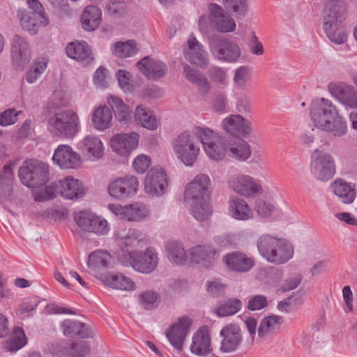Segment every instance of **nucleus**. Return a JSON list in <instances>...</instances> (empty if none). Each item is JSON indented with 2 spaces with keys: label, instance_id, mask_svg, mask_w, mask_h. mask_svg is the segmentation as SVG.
I'll use <instances>...</instances> for the list:
<instances>
[{
  "label": "nucleus",
  "instance_id": "nucleus-12",
  "mask_svg": "<svg viewBox=\"0 0 357 357\" xmlns=\"http://www.w3.org/2000/svg\"><path fill=\"white\" fill-rule=\"evenodd\" d=\"M158 257L157 252L151 248L144 252H128L126 255L124 265H130L132 268L141 273L149 274L157 267Z\"/></svg>",
  "mask_w": 357,
  "mask_h": 357
},
{
  "label": "nucleus",
  "instance_id": "nucleus-58",
  "mask_svg": "<svg viewBox=\"0 0 357 357\" xmlns=\"http://www.w3.org/2000/svg\"><path fill=\"white\" fill-rule=\"evenodd\" d=\"M58 193L57 183L51 184L36 192L35 200L36 202H44L54 199Z\"/></svg>",
  "mask_w": 357,
  "mask_h": 357
},
{
  "label": "nucleus",
  "instance_id": "nucleus-2",
  "mask_svg": "<svg viewBox=\"0 0 357 357\" xmlns=\"http://www.w3.org/2000/svg\"><path fill=\"white\" fill-rule=\"evenodd\" d=\"M257 247L263 259L275 265L287 263L294 255V247L291 242L275 235L261 234L257 240Z\"/></svg>",
  "mask_w": 357,
  "mask_h": 357
},
{
  "label": "nucleus",
  "instance_id": "nucleus-37",
  "mask_svg": "<svg viewBox=\"0 0 357 357\" xmlns=\"http://www.w3.org/2000/svg\"><path fill=\"white\" fill-rule=\"evenodd\" d=\"M331 188L338 199L344 204L353 203L356 197L357 190L354 183L338 179L331 184Z\"/></svg>",
  "mask_w": 357,
  "mask_h": 357
},
{
  "label": "nucleus",
  "instance_id": "nucleus-51",
  "mask_svg": "<svg viewBox=\"0 0 357 357\" xmlns=\"http://www.w3.org/2000/svg\"><path fill=\"white\" fill-rule=\"evenodd\" d=\"M111 50L112 53L119 58L133 56L139 50L137 43L133 40L116 42L113 44Z\"/></svg>",
  "mask_w": 357,
  "mask_h": 357
},
{
  "label": "nucleus",
  "instance_id": "nucleus-18",
  "mask_svg": "<svg viewBox=\"0 0 357 357\" xmlns=\"http://www.w3.org/2000/svg\"><path fill=\"white\" fill-rule=\"evenodd\" d=\"M220 342L219 350L221 353H232L236 351L243 342L242 331L240 326L230 323L220 331Z\"/></svg>",
  "mask_w": 357,
  "mask_h": 357
},
{
  "label": "nucleus",
  "instance_id": "nucleus-13",
  "mask_svg": "<svg viewBox=\"0 0 357 357\" xmlns=\"http://www.w3.org/2000/svg\"><path fill=\"white\" fill-rule=\"evenodd\" d=\"M192 320L188 316L178 317L165 331V336L171 346L178 351H182L190 333Z\"/></svg>",
  "mask_w": 357,
  "mask_h": 357
},
{
  "label": "nucleus",
  "instance_id": "nucleus-56",
  "mask_svg": "<svg viewBox=\"0 0 357 357\" xmlns=\"http://www.w3.org/2000/svg\"><path fill=\"white\" fill-rule=\"evenodd\" d=\"M151 164V158L144 153H142L134 158L132 161V167L137 173L144 174L149 169Z\"/></svg>",
  "mask_w": 357,
  "mask_h": 357
},
{
  "label": "nucleus",
  "instance_id": "nucleus-49",
  "mask_svg": "<svg viewBox=\"0 0 357 357\" xmlns=\"http://www.w3.org/2000/svg\"><path fill=\"white\" fill-rule=\"evenodd\" d=\"M105 284L109 287L123 291H134L136 289L133 280L121 273L108 275L105 278Z\"/></svg>",
  "mask_w": 357,
  "mask_h": 357
},
{
  "label": "nucleus",
  "instance_id": "nucleus-3",
  "mask_svg": "<svg viewBox=\"0 0 357 357\" xmlns=\"http://www.w3.org/2000/svg\"><path fill=\"white\" fill-rule=\"evenodd\" d=\"M345 13L343 0H328L323 11V29L329 40L338 45L346 40L345 32L340 26Z\"/></svg>",
  "mask_w": 357,
  "mask_h": 357
},
{
  "label": "nucleus",
  "instance_id": "nucleus-35",
  "mask_svg": "<svg viewBox=\"0 0 357 357\" xmlns=\"http://www.w3.org/2000/svg\"><path fill=\"white\" fill-rule=\"evenodd\" d=\"M113 115L106 105L95 107L91 113V122L94 129L102 132L112 126Z\"/></svg>",
  "mask_w": 357,
  "mask_h": 357
},
{
  "label": "nucleus",
  "instance_id": "nucleus-27",
  "mask_svg": "<svg viewBox=\"0 0 357 357\" xmlns=\"http://www.w3.org/2000/svg\"><path fill=\"white\" fill-rule=\"evenodd\" d=\"M222 128L236 137H248L252 131L251 123L239 114H230L221 122Z\"/></svg>",
  "mask_w": 357,
  "mask_h": 357
},
{
  "label": "nucleus",
  "instance_id": "nucleus-47",
  "mask_svg": "<svg viewBox=\"0 0 357 357\" xmlns=\"http://www.w3.org/2000/svg\"><path fill=\"white\" fill-rule=\"evenodd\" d=\"M89 347L85 341H77L70 347L60 344L57 345L56 352L60 357H82L89 352Z\"/></svg>",
  "mask_w": 357,
  "mask_h": 357
},
{
  "label": "nucleus",
  "instance_id": "nucleus-32",
  "mask_svg": "<svg viewBox=\"0 0 357 357\" xmlns=\"http://www.w3.org/2000/svg\"><path fill=\"white\" fill-rule=\"evenodd\" d=\"M12 59L17 67H24L30 60V51L27 41L20 35H15L12 40Z\"/></svg>",
  "mask_w": 357,
  "mask_h": 357
},
{
  "label": "nucleus",
  "instance_id": "nucleus-1",
  "mask_svg": "<svg viewBox=\"0 0 357 357\" xmlns=\"http://www.w3.org/2000/svg\"><path fill=\"white\" fill-rule=\"evenodd\" d=\"M310 116L315 126L334 137L340 138L348 132L346 119L328 99L322 98L312 101Z\"/></svg>",
  "mask_w": 357,
  "mask_h": 357
},
{
  "label": "nucleus",
  "instance_id": "nucleus-52",
  "mask_svg": "<svg viewBox=\"0 0 357 357\" xmlns=\"http://www.w3.org/2000/svg\"><path fill=\"white\" fill-rule=\"evenodd\" d=\"M13 179V165L9 164L3 167L0 174V195L9 196L12 191Z\"/></svg>",
  "mask_w": 357,
  "mask_h": 357
},
{
  "label": "nucleus",
  "instance_id": "nucleus-29",
  "mask_svg": "<svg viewBox=\"0 0 357 357\" xmlns=\"http://www.w3.org/2000/svg\"><path fill=\"white\" fill-rule=\"evenodd\" d=\"M222 261L228 269L238 273L248 272L255 265L253 257L237 251L225 255Z\"/></svg>",
  "mask_w": 357,
  "mask_h": 357
},
{
  "label": "nucleus",
  "instance_id": "nucleus-57",
  "mask_svg": "<svg viewBox=\"0 0 357 357\" xmlns=\"http://www.w3.org/2000/svg\"><path fill=\"white\" fill-rule=\"evenodd\" d=\"M120 88L124 92H130L132 91L133 86L132 84L131 75L126 70H119L116 73Z\"/></svg>",
  "mask_w": 357,
  "mask_h": 357
},
{
  "label": "nucleus",
  "instance_id": "nucleus-62",
  "mask_svg": "<svg viewBox=\"0 0 357 357\" xmlns=\"http://www.w3.org/2000/svg\"><path fill=\"white\" fill-rule=\"evenodd\" d=\"M274 209L275 206L273 204L263 200H258L255 206L257 214L263 218L270 217Z\"/></svg>",
  "mask_w": 357,
  "mask_h": 357
},
{
  "label": "nucleus",
  "instance_id": "nucleus-26",
  "mask_svg": "<svg viewBox=\"0 0 357 357\" xmlns=\"http://www.w3.org/2000/svg\"><path fill=\"white\" fill-rule=\"evenodd\" d=\"M183 54L187 61L201 68L209 63V56L204 45L193 36H190L183 49Z\"/></svg>",
  "mask_w": 357,
  "mask_h": 357
},
{
  "label": "nucleus",
  "instance_id": "nucleus-19",
  "mask_svg": "<svg viewBox=\"0 0 357 357\" xmlns=\"http://www.w3.org/2000/svg\"><path fill=\"white\" fill-rule=\"evenodd\" d=\"M189 351L197 357H208L213 353L211 335L208 326H202L192 334Z\"/></svg>",
  "mask_w": 357,
  "mask_h": 357
},
{
  "label": "nucleus",
  "instance_id": "nucleus-46",
  "mask_svg": "<svg viewBox=\"0 0 357 357\" xmlns=\"http://www.w3.org/2000/svg\"><path fill=\"white\" fill-rule=\"evenodd\" d=\"M228 151L230 155L238 161H245L251 155V149L249 144L242 139L228 137Z\"/></svg>",
  "mask_w": 357,
  "mask_h": 357
},
{
  "label": "nucleus",
  "instance_id": "nucleus-11",
  "mask_svg": "<svg viewBox=\"0 0 357 357\" xmlns=\"http://www.w3.org/2000/svg\"><path fill=\"white\" fill-rule=\"evenodd\" d=\"M228 187L245 198L254 197L263 192L261 181L248 174H237L229 178Z\"/></svg>",
  "mask_w": 357,
  "mask_h": 357
},
{
  "label": "nucleus",
  "instance_id": "nucleus-25",
  "mask_svg": "<svg viewBox=\"0 0 357 357\" xmlns=\"http://www.w3.org/2000/svg\"><path fill=\"white\" fill-rule=\"evenodd\" d=\"M16 16L22 29L31 35L36 34L41 26L48 24V19L45 15L29 13V10L24 8L17 9Z\"/></svg>",
  "mask_w": 357,
  "mask_h": 357
},
{
  "label": "nucleus",
  "instance_id": "nucleus-60",
  "mask_svg": "<svg viewBox=\"0 0 357 357\" xmlns=\"http://www.w3.org/2000/svg\"><path fill=\"white\" fill-rule=\"evenodd\" d=\"M21 112H17L15 109H7L0 114V126L6 127L15 123L17 116Z\"/></svg>",
  "mask_w": 357,
  "mask_h": 357
},
{
  "label": "nucleus",
  "instance_id": "nucleus-55",
  "mask_svg": "<svg viewBox=\"0 0 357 357\" xmlns=\"http://www.w3.org/2000/svg\"><path fill=\"white\" fill-rule=\"evenodd\" d=\"M222 3L236 16L243 17L248 10V0H222Z\"/></svg>",
  "mask_w": 357,
  "mask_h": 357
},
{
  "label": "nucleus",
  "instance_id": "nucleus-48",
  "mask_svg": "<svg viewBox=\"0 0 357 357\" xmlns=\"http://www.w3.org/2000/svg\"><path fill=\"white\" fill-rule=\"evenodd\" d=\"M242 301L237 298H230L221 302L213 310L214 314L218 317H225L236 314L242 308Z\"/></svg>",
  "mask_w": 357,
  "mask_h": 357
},
{
  "label": "nucleus",
  "instance_id": "nucleus-43",
  "mask_svg": "<svg viewBox=\"0 0 357 357\" xmlns=\"http://www.w3.org/2000/svg\"><path fill=\"white\" fill-rule=\"evenodd\" d=\"M190 213L198 221L207 220L212 214V206L209 199H203L185 202Z\"/></svg>",
  "mask_w": 357,
  "mask_h": 357
},
{
  "label": "nucleus",
  "instance_id": "nucleus-17",
  "mask_svg": "<svg viewBox=\"0 0 357 357\" xmlns=\"http://www.w3.org/2000/svg\"><path fill=\"white\" fill-rule=\"evenodd\" d=\"M211 192V179L206 174L196 175L185 186L184 190L185 202L209 199Z\"/></svg>",
  "mask_w": 357,
  "mask_h": 357
},
{
  "label": "nucleus",
  "instance_id": "nucleus-36",
  "mask_svg": "<svg viewBox=\"0 0 357 357\" xmlns=\"http://www.w3.org/2000/svg\"><path fill=\"white\" fill-rule=\"evenodd\" d=\"M107 102L113 110L117 121L124 124H128L132 121V110L122 99L114 95L109 94L107 97Z\"/></svg>",
  "mask_w": 357,
  "mask_h": 357
},
{
  "label": "nucleus",
  "instance_id": "nucleus-50",
  "mask_svg": "<svg viewBox=\"0 0 357 357\" xmlns=\"http://www.w3.org/2000/svg\"><path fill=\"white\" fill-rule=\"evenodd\" d=\"M112 256L107 251L97 250L91 252L88 258L87 266L93 271L107 268L111 263Z\"/></svg>",
  "mask_w": 357,
  "mask_h": 357
},
{
  "label": "nucleus",
  "instance_id": "nucleus-5",
  "mask_svg": "<svg viewBox=\"0 0 357 357\" xmlns=\"http://www.w3.org/2000/svg\"><path fill=\"white\" fill-rule=\"evenodd\" d=\"M207 15H201L198 25L202 32H206L208 26L215 31L220 33L234 32L236 29L234 18L223 7L211 3L207 6Z\"/></svg>",
  "mask_w": 357,
  "mask_h": 357
},
{
  "label": "nucleus",
  "instance_id": "nucleus-30",
  "mask_svg": "<svg viewBox=\"0 0 357 357\" xmlns=\"http://www.w3.org/2000/svg\"><path fill=\"white\" fill-rule=\"evenodd\" d=\"M58 194L66 199H78L84 195L82 183L73 176H68L57 183Z\"/></svg>",
  "mask_w": 357,
  "mask_h": 357
},
{
  "label": "nucleus",
  "instance_id": "nucleus-54",
  "mask_svg": "<svg viewBox=\"0 0 357 357\" xmlns=\"http://www.w3.org/2000/svg\"><path fill=\"white\" fill-rule=\"evenodd\" d=\"M160 300V294L153 290H146L139 294V302L146 310H152L158 306Z\"/></svg>",
  "mask_w": 357,
  "mask_h": 357
},
{
  "label": "nucleus",
  "instance_id": "nucleus-34",
  "mask_svg": "<svg viewBox=\"0 0 357 357\" xmlns=\"http://www.w3.org/2000/svg\"><path fill=\"white\" fill-rule=\"evenodd\" d=\"M228 211L229 215L237 220L246 221L253 217V211L248 202L236 196L229 199Z\"/></svg>",
  "mask_w": 357,
  "mask_h": 357
},
{
  "label": "nucleus",
  "instance_id": "nucleus-24",
  "mask_svg": "<svg viewBox=\"0 0 357 357\" xmlns=\"http://www.w3.org/2000/svg\"><path fill=\"white\" fill-rule=\"evenodd\" d=\"M328 91L344 107L357 108V91L353 86L345 82H333L328 84Z\"/></svg>",
  "mask_w": 357,
  "mask_h": 357
},
{
  "label": "nucleus",
  "instance_id": "nucleus-10",
  "mask_svg": "<svg viewBox=\"0 0 357 357\" xmlns=\"http://www.w3.org/2000/svg\"><path fill=\"white\" fill-rule=\"evenodd\" d=\"M19 177L29 188H36L45 184L48 179V166L40 161L26 160L19 169Z\"/></svg>",
  "mask_w": 357,
  "mask_h": 357
},
{
  "label": "nucleus",
  "instance_id": "nucleus-23",
  "mask_svg": "<svg viewBox=\"0 0 357 357\" xmlns=\"http://www.w3.org/2000/svg\"><path fill=\"white\" fill-rule=\"evenodd\" d=\"M139 135L136 132L119 133L110 138L109 145L114 153L128 156L139 145Z\"/></svg>",
  "mask_w": 357,
  "mask_h": 357
},
{
  "label": "nucleus",
  "instance_id": "nucleus-31",
  "mask_svg": "<svg viewBox=\"0 0 357 357\" xmlns=\"http://www.w3.org/2000/svg\"><path fill=\"white\" fill-rule=\"evenodd\" d=\"M167 257L169 261L177 266L190 265V248L185 250L183 244L177 241H172L165 246Z\"/></svg>",
  "mask_w": 357,
  "mask_h": 357
},
{
  "label": "nucleus",
  "instance_id": "nucleus-53",
  "mask_svg": "<svg viewBox=\"0 0 357 357\" xmlns=\"http://www.w3.org/2000/svg\"><path fill=\"white\" fill-rule=\"evenodd\" d=\"M27 343V338L23 330L20 327L15 328L10 339L6 344L8 351H16L24 347Z\"/></svg>",
  "mask_w": 357,
  "mask_h": 357
},
{
  "label": "nucleus",
  "instance_id": "nucleus-64",
  "mask_svg": "<svg viewBox=\"0 0 357 357\" xmlns=\"http://www.w3.org/2000/svg\"><path fill=\"white\" fill-rule=\"evenodd\" d=\"M213 246L220 249L228 248L233 245L234 241L231 235L229 234H223L214 236L213 239Z\"/></svg>",
  "mask_w": 357,
  "mask_h": 357
},
{
  "label": "nucleus",
  "instance_id": "nucleus-44",
  "mask_svg": "<svg viewBox=\"0 0 357 357\" xmlns=\"http://www.w3.org/2000/svg\"><path fill=\"white\" fill-rule=\"evenodd\" d=\"M283 323V318L278 315H271L264 318L259 326L257 335L259 337L264 339L275 333L280 328Z\"/></svg>",
  "mask_w": 357,
  "mask_h": 357
},
{
  "label": "nucleus",
  "instance_id": "nucleus-63",
  "mask_svg": "<svg viewBox=\"0 0 357 357\" xmlns=\"http://www.w3.org/2000/svg\"><path fill=\"white\" fill-rule=\"evenodd\" d=\"M268 305L266 296L263 295H255L251 297L248 303V309L251 311L260 310Z\"/></svg>",
  "mask_w": 357,
  "mask_h": 357
},
{
  "label": "nucleus",
  "instance_id": "nucleus-45",
  "mask_svg": "<svg viewBox=\"0 0 357 357\" xmlns=\"http://www.w3.org/2000/svg\"><path fill=\"white\" fill-rule=\"evenodd\" d=\"M120 242L119 244L122 248V256L121 257V262L126 260V255L128 252H137L134 250L133 248L138 247L142 241L141 233L135 229H130L126 235L119 236Z\"/></svg>",
  "mask_w": 357,
  "mask_h": 357
},
{
  "label": "nucleus",
  "instance_id": "nucleus-39",
  "mask_svg": "<svg viewBox=\"0 0 357 357\" xmlns=\"http://www.w3.org/2000/svg\"><path fill=\"white\" fill-rule=\"evenodd\" d=\"M134 120L137 125L150 130H155L159 126V121L153 112L143 105L135 107Z\"/></svg>",
  "mask_w": 357,
  "mask_h": 357
},
{
  "label": "nucleus",
  "instance_id": "nucleus-15",
  "mask_svg": "<svg viewBox=\"0 0 357 357\" xmlns=\"http://www.w3.org/2000/svg\"><path fill=\"white\" fill-rule=\"evenodd\" d=\"M75 221L81 229L87 232L105 235L109 231L108 222L91 211H82L77 213Z\"/></svg>",
  "mask_w": 357,
  "mask_h": 357
},
{
  "label": "nucleus",
  "instance_id": "nucleus-21",
  "mask_svg": "<svg viewBox=\"0 0 357 357\" xmlns=\"http://www.w3.org/2000/svg\"><path fill=\"white\" fill-rule=\"evenodd\" d=\"M190 265L198 264L204 268L213 266L220 256V250L213 245L204 244L190 248Z\"/></svg>",
  "mask_w": 357,
  "mask_h": 357
},
{
  "label": "nucleus",
  "instance_id": "nucleus-20",
  "mask_svg": "<svg viewBox=\"0 0 357 357\" xmlns=\"http://www.w3.org/2000/svg\"><path fill=\"white\" fill-rule=\"evenodd\" d=\"M52 162L61 169H74L81 166L82 160L70 145L60 144L54 151Z\"/></svg>",
  "mask_w": 357,
  "mask_h": 357
},
{
  "label": "nucleus",
  "instance_id": "nucleus-22",
  "mask_svg": "<svg viewBox=\"0 0 357 357\" xmlns=\"http://www.w3.org/2000/svg\"><path fill=\"white\" fill-rule=\"evenodd\" d=\"M168 187L167 176L165 171L160 168H152L144 180V190L151 197L164 195Z\"/></svg>",
  "mask_w": 357,
  "mask_h": 357
},
{
  "label": "nucleus",
  "instance_id": "nucleus-4",
  "mask_svg": "<svg viewBox=\"0 0 357 357\" xmlns=\"http://www.w3.org/2000/svg\"><path fill=\"white\" fill-rule=\"evenodd\" d=\"M195 131L184 130L171 142V148L176 159L186 167H192L201 153L199 143Z\"/></svg>",
  "mask_w": 357,
  "mask_h": 357
},
{
  "label": "nucleus",
  "instance_id": "nucleus-41",
  "mask_svg": "<svg viewBox=\"0 0 357 357\" xmlns=\"http://www.w3.org/2000/svg\"><path fill=\"white\" fill-rule=\"evenodd\" d=\"M102 12L95 6H89L84 8L81 15L82 28L91 31L96 29L101 22Z\"/></svg>",
  "mask_w": 357,
  "mask_h": 357
},
{
  "label": "nucleus",
  "instance_id": "nucleus-6",
  "mask_svg": "<svg viewBox=\"0 0 357 357\" xmlns=\"http://www.w3.org/2000/svg\"><path fill=\"white\" fill-rule=\"evenodd\" d=\"M47 129L53 137L73 138L81 130L79 116L71 109L61 110L48 119Z\"/></svg>",
  "mask_w": 357,
  "mask_h": 357
},
{
  "label": "nucleus",
  "instance_id": "nucleus-33",
  "mask_svg": "<svg viewBox=\"0 0 357 357\" xmlns=\"http://www.w3.org/2000/svg\"><path fill=\"white\" fill-rule=\"evenodd\" d=\"M138 69L148 78L155 79L164 76L167 72V66L162 61L144 57L137 63Z\"/></svg>",
  "mask_w": 357,
  "mask_h": 357
},
{
  "label": "nucleus",
  "instance_id": "nucleus-42",
  "mask_svg": "<svg viewBox=\"0 0 357 357\" xmlns=\"http://www.w3.org/2000/svg\"><path fill=\"white\" fill-rule=\"evenodd\" d=\"M185 78L194 84L202 96H206L210 91V84L206 77L199 71L185 65L183 69Z\"/></svg>",
  "mask_w": 357,
  "mask_h": 357
},
{
  "label": "nucleus",
  "instance_id": "nucleus-28",
  "mask_svg": "<svg viewBox=\"0 0 357 357\" xmlns=\"http://www.w3.org/2000/svg\"><path fill=\"white\" fill-rule=\"evenodd\" d=\"M77 147L82 153L91 161H98L105 155L102 142L93 135H86L79 142Z\"/></svg>",
  "mask_w": 357,
  "mask_h": 357
},
{
  "label": "nucleus",
  "instance_id": "nucleus-16",
  "mask_svg": "<svg viewBox=\"0 0 357 357\" xmlns=\"http://www.w3.org/2000/svg\"><path fill=\"white\" fill-rule=\"evenodd\" d=\"M107 208L119 219L128 222L142 221L150 214L149 209L145 205L137 202L124 206L109 204L107 205Z\"/></svg>",
  "mask_w": 357,
  "mask_h": 357
},
{
  "label": "nucleus",
  "instance_id": "nucleus-8",
  "mask_svg": "<svg viewBox=\"0 0 357 357\" xmlns=\"http://www.w3.org/2000/svg\"><path fill=\"white\" fill-rule=\"evenodd\" d=\"M207 43L213 57L220 62L236 63L241 56L238 43L225 36L218 34L210 36Z\"/></svg>",
  "mask_w": 357,
  "mask_h": 357
},
{
  "label": "nucleus",
  "instance_id": "nucleus-14",
  "mask_svg": "<svg viewBox=\"0 0 357 357\" xmlns=\"http://www.w3.org/2000/svg\"><path fill=\"white\" fill-rule=\"evenodd\" d=\"M310 172L317 180H330L335 173L334 158L328 153L315 151L312 155Z\"/></svg>",
  "mask_w": 357,
  "mask_h": 357
},
{
  "label": "nucleus",
  "instance_id": "nucleus-40",
  "mask_svg": "<svg viewBox=\"0 0 357 357\" xmlns=\"http://www.w3.org/2000/svg\"><path fill=\"white\" fill-rule=\"evenodd\" d=\"M61 326L64 335L68 337L89 338L93 335L91 328L79 321L66 319L61 323Z\"/></svg>",
  "mask_w": 357,
  "mask_h": 357
},
{
  "label": "nucleus",
  "instance_id": "nucleus-38",
  "mask_svg": "<svg viewBox=\"0 0 357 357\" xmlns=\"http://www.w3.org/2000/svg\"><path fill=\"white\" fill-rule=\"evenodd\" d=\"M66 51L68 56L77 61L89 63L94 59L90 46L84 41L69 43Z\"/></svg>",
  "mask_w": 357,
  "mask_h": 357
},
{
  "label": "nucleus",
  "instance_id": "nucleus-9",
  "mask_svg": "<svg viewBox=\"0 0 357 357\" xmlns=\"http://www.w3.org/2000/svg\"><path fill=\"white\" fill-rule=\"evenodd\" d=\"M139 181L134 175H124L111 178L107 184L109 195L115 200H126L137 195Z\"/></svg>",
  "mask_w": 357,
  "mask_h": 357
},
{
  "label": "nucleus",
  "instance_id": "nucleus-61",
  "mask_svg": "<svg viewBox=\"0 0 357 357\" xmlns=\"http://www.w3.org/2000/svg\"><path fill=\"white\" fill-rule=\"evenodd\" d=\"M250 77V69L248 66H241L235 71L233 78L236 86L243 87Z\"/></svg>",
  "mask_w": 357,
  "mask_h": 357
},
{
  "label": "nucleus",
  "instance_id": "nucleus-59",
  "mask_svg": "<svg viewBox=\"0 0 357 357\" xmlns=\"http://www.w3.org/2000/svg\"><path fill=\"white\" fill-rule=\"evenodd\" d=\"M208 73L213 82L222 86L227 84V75L224 68L219 66H213L209 69Z\"/></svg>",
  "mask_w": 357,
  "mask_h": 357
},
{
  "label": "nucleus",
  "instance_id": "nucleus-7",
  "mask_svg": "<svg viewBox=\"0 0 357 357\" xmlns=\"http://www.w3.org/2000/svg\"><path fill=\"white\" fill-rule=\"evenodd\" d=\"M195 134L207 157L214 161L223 160L228 152V137H222L206 126H195Z\"/></svg>",
  "mask_w": 357,
  "mask_h": 357
}]
</instances>
